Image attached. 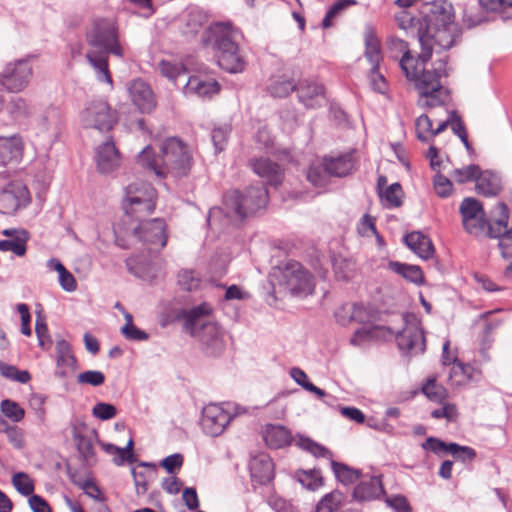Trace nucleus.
<instances>
[{"instance_id":"nucleus-1","label":"nucleus","mask_w":512,"mask_h":512,"mask_svg":"<svg viewBox=\"0 0 512 512\" xmlns=\"http://www.w3.org/2000/svg\"><path fill=\"white\" fill-rule=\"evenodd\" d=\"M389 48L402 53L399 66L405 77L411 82L419 93L418 104L422 108H435L442 106L449 98L448 90L441 84V78L447 76L446 59H441L439 65L432 70L425 68V63L414 57L409 50L408 43L402 39L391 37Z\"/></svg>"},{"instance_id":"nucleus-2","label":"nucleus","mask_w":512,"mask_h":512,"mask_svg":"<svg viewBox=\"0 0 512 512\" xmlns=\"http://www.w3.org/2000/svg\"><path fill=\"white\" fill-rule=\"evenodd\" d=\"M423 21L425 28L424 31L419 29L418 40L421 45L420 59L426 64L433 51L439 53L450 49L460 37V30L454 22L452 5L443 0L430 4Z\"/></svg>"},{"instance_id":"nucleus-3","label":"nucleus","mask_w":512,"mask_h":512,"mask_svg":"<svg viewBox=\"0 0 512 512\" xmlns=\"http://www.w3.org/2000/svg\"><path fill=\"white\" fill-rule=\"evenodd\" d=\"M499 217L492 222L486 220V214L480 201L465 198L460 205L463 227L475 237L489 236L499 238V248L504 258L512 257V227L508 228L509 213L506 204L498 203Z\"/></svg>"},{"instance_id":"nucleus-4","label":"nucleus","mask_w":512,"mask_h":512,"mask_svg":"<svg viewBox=\"0 0 512 512\" xmlns=\"http://www.w3.org/2000/svg\"><path fill=\"white\" fill-rule=\"evenodd\" d=\"M86 40L93 48L86 53V58L93 67L98 81L112 87L113 80L109 71L108 55L124 56L117 26L112 20L96 19L86 33Z\"/></svg>"},{"instance_id":"nucleus-5","label":"nucleus","mask_w":512,"mask_h":512,"mask_svg":"<svg viewBox=\"0 0 512 512\" xmlns=\"http://www.w3.org/2000/svg\"><path fill=\"white\" fill-rule=\"evenodd\" d=\"M137 161L161 178L167 175L175 178L187 176L193 164L190 148L176 137L164 140L158 155L154 154L150 146H146L139 153Z\"/></svg>"},{"instance_id":"nucleus-6","label":"nucleus","mask_w":512,"mask_h":512,"mask_svg":"<svg viewBox=\"0 0 512 512\" xmlns=\"http://www.w3.org/2000/svg\"><path fill=\"white\" fill-rule=\"evenodd\" d=\"M239 32L229 23H216L202 34V43L211 48L220 68L229 73H240L246 61L238 44Z\"/></svg>"},{"instance_id":"nucleus-7","label":"nucleus","mask_w":512,"mask_h":512,"mask_svg":"<svg viewBox=\"0 0 512 512\" xmlns=\"http://www.w3.org/2000/svg\"><path fill=\"white\" fill-rule=\"evenodd\" d=\"M211 312L208 304L193 307L185 314V329L192 336L198 337L202 350L208 356L220 355L225 347L223 333L216 323L204 320Z\"/></svg>"},{"instance_id":"nucleus-8","label":"nucleus","mask_w":512,"mask_h":512,"mask_svg":"<svg viewBox=\"0 0 512 512\" xmlns=\"http://www.w3.org/2000/svg\"><path fill=\"white\" fill-rule=\"evenodd\" d=\"M268 203V191L263 185L251 186L244 193L231 190L223 197V211L231 220H243Z\"/></svg>"},{"instance_id":"nucleus-9","label":"nucleus","mask_w":512,"mask_h":512,"mask_svg":"<svg viewBox=\"0 0 512 512\" xmlns=\"http://www.w3.org/2000/svg\"><path fill=\"white\" fill-rule=\"evenodd\" d=\"M129 237L146 246L150 252H159L167 243L166 223L161 218L141 220L129 229Z\"/></svg>"},{"instance_id":"nucleus-10","label":"nucleus","mask_w":512,"mask_h":512,"mask_svg":"<svg viewBox=\"0 0 512 512\" xmlns=\"http://www.w3.org/2000/svg\"><path fill=\"white\" fill-rule=\"evenodd\" d=\"M33 77V68L28 58L7 62L0 71V86L9 93L24 91Z\"/></svg>"},{"instance_id":"nucleus-11","label":"nucleus","mask_w":512,"mask_h":512,"mask_svg":"<svg viewBox=\"0 0 512 512\" xmlns=\"http://www.w3.org/2000/svg\"><path fill=\"white\" fill-rule=\"evenodd\" d=\"M81 122L86 128L107 132L117 123V114L106 101L94 100L81 112Z\"/></svg>"},{"instance_id":"nucleus-12","label":"nucleus","mask_w":512,"mask_h":512,"mask_svg":"<svg viewBox=\"0 0 512 512\" xmlns=\"http://www.w3.org/2000/svg\"><path fill=\"white\" fill-rule=\"evenodd\" d=\"M405 327L396 333L398 348L405 354L418 355L425 351L424 331L415 317L404 316Z\"/></svg>"},{"instance_id":"nucleus-13","label":"nucleus","mask_w":512,"mask_h":512,"mask_svg":"<svg viewBox=\"0 0 512 512\" xmlns=\"http://www.w3.org/2000/svg\"><path fill=\"white\" fill-rule=\"evenodd\" d=\"M232 419L231 413L217 404L207 405L202 412L201 424L204 432L210 436H219Z\"/></svg>"},{"instance_id":"nucleus-14","label":"nucleus","mask_w":512,"mask_h":512,"mask_svg":"<svg viewBox=\"0 0 512 512\" xmlns=\"http://www.w3.org/2000/svg\"><path fill=\"white\" fill-rule=\"evenodd\" d=\"M125 263L131 274L145 281L157 278L162 270V263L159 259H146L143 255L129 257Z\"/></svg>"},{"instance_id":"nucleus-15","label":"nucleus","mask_w":512,"mask_h":512,"mask_svg":"<svg viewBox=\"0 0 512 512\" xmlns=\"http://www.w3.org/2000/svg\"><path fill=\"white\" fill-rule=\"evenodd\" d=\"M132 103L142 113H151L156 108V100L149 85L141 79L133 80L128 87Z\"/></svg>"},{"instance_id":"nucleus-16","label":"nucleus","mask_w":512,"mask_h":512,"mask_svg":"<svg viewBox=\"0 0 512 512\" xmlns=\"http://www.w3.org/2000/svg\"><path fill=\"white\" fill-rule=\"evenodd\" d=\"M95 160L98 170L103 174H109L120 166V152L112 139L105 141L96 148Z\"/></svg>"},{"instance_id":"nucleus-17","label":"nucleus","mask_w":512,"mask_h":512,"mask_svg":"<svg viewBox=\"0 0 512 512\" xmlns=\"http://www.w3.org/2000/svg\"><path fill=\"white\" fill-rule=\"evenodd\" d=\"M290 271L288 285L295 294H312L314 291L313 276L298 262L290 263L287 268Z\"/></svg>"},{"instance_id":"nucleus-18","label":"nucleus","mask_w":512,"mask_h":512,"mask_svg":"<svg viewBox=\"0 0 512 512\" xmlns=\"http://www.w3.org/2000/svg\"><path fill=\"white\" fill-rule=\"evenodd\" d=\"M57 370L55 376L66 378L69 372L77 368V360L73 354L71 345L64 339L58 340L55 346Z\"/></svg>"},{"instance_id":"nucleus-19","label":"nucleus","mask_w":512,"mask_h":512,"mask_svg":"<svg viewBox=\"0 0 512 512\" xmlns=\"http://www.w3.org/2000/svg\"><path fill=\"white\" fill-rule=\"evenodd\" d=\"M295 90L300 102L307 108L321 107L326 101L323 86L316 82L304 80L296 85Z\"/></svg>"},{"instance_id":"nucleus-20","label":"nucleus","mask_w":512,"mask_h":512,"mask_svg":"<svg viewBox=\"0 0 512 512\" xmlns=\"http://www.w3.org/2000/svg\"><path fill=\"white\" fill-rule=\"evenodd\" d=\"M152 200H156V190L146 182H135L127 186L124 204L142 201L145 208L152 207Z\"/></svg>"},{"instance_id":"nucleus-21","label":"nucleus","mask_w":512,"mask_h":512,"mask_svg":"<svg viewBox=\"0 0 512 512\" xmlns=\"http://www.w3.org/2000/svg\"><path fill=\"white\" fill-rule=\"evenodd\" d=\"M251 166L253 171L259 177L265 179L269 185L277 186L281 184L284 174L277 163L267 158H260L252 161Z\"/></svg>"},{"instance_id":"nucleus-22","label":"nucleus","mask_w":512,"mask_h":512,"mask_svg":"<svg viewBox=\"0 0 512 512\" xmlns=\"http://www.w3.org/2000/svg\"><path fill=\"white\" fill-rule=\"evenodd\" d=\"M249 467L252 479L259 484H267L274 477L272 459L266 454H259L253 457Z\"/></svg>"},{"instance_id":"nucleus-23","label":"nucleus","mask_w":512,"mask_h":512,"mask_svg":"<svg viewBox=\"0 0 512 512\" xmlns=\"http://www.w3.org/2000/svg\"><path fill=\"white\" fill-rule=\"evenodd\" d=\"M501 189V178L496 173L480 169L475 183L477 194L485 197H494L500 193Z\"/></svg>"},{"instance_id":"nucleus-24","label":"nucleus","mask_w":512,"mask_h":512,"mask_svg":"<svg viewBox=\"0 0 512 512\" xmlns=\"http://www.w3.org/2000/svg\"><path fill=\"white\" fill-rule=\"evenodd\" d=\"M220 91V85L215 80H203L198 76H191L187 80L183 92L185 95L198 97H211Z\"/></svg>"},{"instance_id":"nucleus-25","label":"nucleus","mask_w":512,"mask_h":512,"mask_svg":"<svg viewBox=\"0 0 512 512\" xmlns=\"http://www.w3.org/2000/svg\"><path fill=\"white\" fill-rule=\"evenodd\" d=\"M406 245L420 258L430 259L434 255V246L429 237L421 232L414 231L404 238Z\"/></svg>"},{"instance_id":"nucleus-26","label":"nucleus","mask_w":512,"mask_h":512,"mask_svg":"<svg viewBox=\"0 0 512 512\" xmlns=\"http://www.w3.org/2000/svg\"><path fill=\"white\" fill-rule=\"evenodd\" d=\"M384 493L381 478L378 476L370 477L368 480L361 481L353 491L355 499L367 501L378 498Z\"/></svg>"},{"instance_id":"nucleus-27","label":"nucleus","mask_w":512,"mask_h":512,"mask_svg":"<svg viewBox=\"0 0 512 512\" xmlns=\"http://www.w3.org/2000/svg\"><path fill=\"white\" fill-rule=\"evenodd\" d=\"M22 142L20 138L13 136L0 140V163L6 165L17 162L22 157Z\"/></svg>"},{"instance_id":"nucleus-28","label":"nucleus","mask_w":512,"mask_h":512,"mask_svg":"<svg viewBox=\"0 0 512 512\" xmlns=\"http://www.w3.org/2000/svg\"><path fill=\"white\" fill-rule=\"evenodd\" d=\"M290 432L281 425H267L263 432V439L267 446L278 449L290 443Z\"/></svg>"},{"instance_id":"nucleus-29","label":"nucleus","mask_w":512,"mask_h":512,"mask_svg":"<svg viewBox=\"0 0 512 512\" xmlns=\"http://www.w3.org/2000/svg\"><path fill=\"white\" fill-rule=\"evenodd\" d=\"M324 158L331 177H345L353 171L355 166L350 154Z\"/></svg>"},{"instance_id":"nucleus-30","label":"nucleus","mask_w":512,"mask_h":512,"mask_svg":"<svg viewBox=\"0 0 512 512\" xmlns=\"http://www.w3.org/2000/svg\"><path fill=\"white\" fill-rule=\"evenodd\" d=\"M93 436L94 432L88 431L85 428L79 429L75 427L73 429V439L77 450L86 461L94 456Z\"/></svg>"},{"instance_id":"nucleus-31","label":"nucleus","mask_w":512,"mask_h":512,"mask_svg":"<svg viewBox=\"0 0 512 512\" xmlns=\"http://www.w3.org/2000/svg\"><path fill=\"white\" fill-rule=\"evenodd\" d=\"M364 40L366 58L372 64V68L379 69V64L382 60L380 41L371 27L366 28Z\"/></svg>"},{"instance_id":"nucleus-32","label":"nucleus","mask_w":512,"mask_h":512,"mask_svg":"<svg viewBox=\"0 0 512 512\" xmlns=\"http://www.w3.org/2000/svg\"><path fill=\"white\" fill-rule=\"evenodd\" d=\"M384 332H387L390 336L394 335V332L384 326H375L371 328L362 327L355 331L352 338L350 339V343L353 346H363L365 343L379 337L383 334L385 336Z\"/></svg>"},{"instance_id":"nucleus-33","label":"nucleus","mask_w":512,"mask_h":512,"mask_svg":"<svg viewBox=\"0 0 512 512\" xmlns=\"http://www.w3.org/2000/svg\"><path fill=\"white\" fill-rule=\"evenodd\" d=\"M388 267L391 271L401 275L403 278L412 283L421 284L423 282V273L420 267L416 265H409L397 261H390Z\"/></svg>"},{"instance_id":"nucleus-34","label":"nucleus","mask_w":512,"mask_h":512,"mask_svg":"<svg viewBox=\"0 0 512 512\" xmlns=\"http://www.w3.org/2000/svg\"><path fill=\"white\" fill-rule=\"evenodd\" d=\"M7 113L14 120H21L32 115V107L29 102L21 97H11L6 106Z\"/></svg>"},{"instance_id":"nucleus-35","label":"nucleus","mask_w":512,"mask_h":512,"mask_svg":"<svg viewBox=\"0 0 512 512\" xmlns=\"http://www.w3.org/2000/svg\"><path fill=\"white\" fill-rule=\"evenodd\" d=\"M330 177L325 158L321 161L313 162L308 169L307 179L316 187H324Z\"/></svg>"},{"instance_id":"nucleus-36","label":"nucleus","mask_w":512,"mask_h":512,"mask_svg":"<svg viewBox=\"0 0 512 512\" xmlns=\"http://www.w3.org/2000/svg\"><path fill=\"white\" fill-rule=\"evenodd\" d=\"M28 233L25 230H21L16 237L12 239L0 240V251L7 252L11 251L17 256H24L27 251Z\"/></svg>"},{"instance_id":"nucleus-37","label":"nucleus","mask_w":512,"mask_h":512,"mask_svg":"<svg viewBox=\"0 0 512 512\" xmlns=\"http://www.w3.org/2000/svg\"><path fill=\"white\" fill-rule=\"evenodd\" d=\"M331 467L338 481L344 485H349L357 481L361 472L357 469L351 468L344 463H339L334 460L331 461Z\"/></svg>"},{"instance_id":"nucleus-38","label":"nucleus","mask_w":512,"mask_h":512,"mask_svg":"<svg viewBox=\"0 0 512 512\" xmlns=\"http://www.w3.org/2000/svg\"><path fill=\"white\" fill-rule=\"evenodd\" d=\"M60 114L55 108L47 109L37 119V127L42 133L59 130Z\"/></svg>"},{"instance_id":"nucleus-39","label":"nucleus","mask_w":512,"mask_h":512,"mask_svg":"<svg viewBox=\"0 0 512 512\" xmlns=\"http://www.w3.org/2000/svg\"><path fill=\"white\" fill-rule=\"evenodd\" d=\"M480 167L476 164H470L462 168H456L451 171V178L458 184H465L474 181L476 183Z\"/></svg>"},{"instance_id":"nucleus-40","label":"nucleus","mask_w":512,"mask_h":512,"mask_svg":"<svg viewBox=\"0 0 512 512\" xmlns=\"http://www.w3.org/2000/svg\"><path fill=\"white\" fill-rule=\"evenodd\" d=\"M0 374L6 379L26 384L31 380V375L27 370H18L14 365L0 360Z\"/></svg>"},{"instance_id":"nucleus-41","label":"nucleus","mask_w":512,"mask_h":512,"mask_svg":"<svg viewBox=\"0 0 512 512\" xmlns=\"http://www.w3.org/2000/svg\"><path fill=\"white\" fill-rule=\"evenodd\" d=\"M295 89L296 83L294 80L286 76L274 79L269 86L271 95L279 98L288 96Z\"/></svg>"},{"instance_id":"nucleus-42","label":"nucleus","mask_w":512,"mask_h":512,"mask_svg":"<svg viewBox=\"0 0 512 512\" xmlns=\"http://www.w3.org/2000/svg\"><path fill=\"white\" fill-rule=\"evenodd\" d=\"M396 21L400 29L416 35L418 37V31H424L425 25L420 23L419 19L414 18L409 12L402 11L396 16Z\"/></svg>"},{"instance_id":"nucleus-43","label":"nucleus","mask_w":512,"mask_h":512,"mask_svg":"<svg viewBox=\"0 0 512 512\" xmlns=\"http://www.w3.org/2000/svg\"><path fill=\"white\" fill-rule=\"evenodd\" d=\"M158 68L162 76L174 83L180 76L186 74V68L182 63L162 60L159 62Z\"/></svg>"},{"instance_id":"nucleus-44","label":"nucleus","mask_w":512,"mask_h":512,"mask_svg":"<svg viewBox=\"0 0 512 512\" xmlns=\"http://www.w3.org/2000/svg\"><path fill=\"white\" fill-rule=\"evenodd\" d=\"M103 449L110 455H114V462L117 465L123 464L125 460H129L132 455L133 440L129 439L126 447L120 448L114 444H103Z\"/></svg>"},{"instance_id":"nucleus-45","label":"nucleus","mask_w":512,"mask_h":512,"mask_svg":"<svg viewBox=\"0 0 512 512\" xmlns=\"http://www.w3.org/2000/svg\"><path fill=\"white\" fill-rule=\"evenodd\" d=\"M356 4V0H337L336 2H334L333 5L328 9L325 17L322 20V27L324 29L330 28L332 26V19L337 17L349 6H354Z\"/></svg>"},{"instance_id":"nucleus-46","label":"nucleus","mask_w":512,"mask_h":512,"mask_svg":"<svg viewBox=\"0 0 512 512\" xmlns=\"http://www.w3.org/2000/svg\"><path fill=\"white\" fill-rule=\"evenodd\" d=\"M423 393L432 401L437 403H444L447 398V391L442 386L437 384L435 379L428 380L422 387Z\"/></svg>"},{"instance_id":"nucleus-47","label":"nucleus","mask_w":512,"mask_h":512,"mask_svg":"<svg viewBox=\"0 0 512 512\" xmlns=\"http://www.w3.org/2000/svg\"><path fill=\"white\" fill-rule=\"evenodd\" d=\"M0 408L1 412L13 422H20L25 416L24 409L17 402L10 399L2 400Z\"/></svg>"},{"instance_id":"nucleus-48","label":"nucleus","mask_w":512,"mask_h":512,"mask_svg":"<svg viewBox=\"0 0 512 512\" xmlns=\"http://www.w3.org/2000/svg\"><path fill=\"white\" fill-rule=\"evenodd\" d=\"M298 481L307 489L315 491L323 485L320 471H301L297 474Z\"/></svg>"},{"instance_id":"nucleus-49","label":"nucleus","mask_w":512,"mask_h":512,"mask_svg":"<svg viewBox=\"0 0 512 512\" xmlns=\"http://www.w3.org/2000/svg\"><path fill=\"white\" fill-rule=\"evenodd\" d=\"M12 484L15 489L24 496H29L34 492V484L28 474L24 472L15 473L12 477Z\"/></svg>"},{"instance_id":"nucleus-50","label":"nucleus","mask_w":512,"mask_h":512,"mask_svg":"<svg viewBox=\"0 0 512 512\" xmlns=\"http://www.w3.org/2000/svg\"><path fill=\"white\" fill-rule=\"evenodd\" d=\"M126 215L135 218L139 222L144 220L143 218L150 215L155 209V200H152V207L145 208L142 201L131 204H123Z\"/></svg>"},{"instance_id":"nucleus-51","label":"nucleus","mask_w":512,"mask_h":512,"mask_svg":"<svg viewBox=\"0 0 512 512\" xmlns=\"http://www.w3.org/2000/svg\"><path fill=\"white\" fill-rule=\"evenodd\" d=\"M448 453H450L456 460L464 463L471 462L476 457V451L468 446H461L457 443H448Z\"/></svg>"},{"instance_id":"nucleus-52","label":"nucleus","mask_w":512,"mask_h":512,"mask_svg":"<svg viewBox=\"0 0 512 512\" xmlns=\"http://www.w3.org/2000/svg\"><path fill=\"white\" fill-rule=\"evenodd\" d=\"M416 136L421 142H428L432 137V121L426 114L420 115L416 119Z\"/></svg>"},{"instance_id":"nucleus-53","label":"nucleus","mask_w":512,"mask_h":512,"mask_svg":"<svg viewBox=\"0 0 512 512\" xmlns=\"http://www.w3.org/2000/svg\"><path fill=\"white\" fill-rule=\"evenodd\" d=\"M403 191L399 183L391 184L384 192L383 199L387 207H400L402 205Z\"/></svg>"},{"instance_id":"nucleus-54","label":"nucleus","mask_w":512,"mask_h":512,"mask_svg":"<svg viewBox=\"0 0 512 512\" xmlns=\"http://www.w3.org/2000/svg\"><path fill=\"white\" fill-rule=\"evenodd\" d=\"M341 494L331 492L326 494L317 504L316 512H334L340 505Z\"/></svg>"},{"instance_id":"nucleus-55","label":"nucleus","mask_w":512,"mask_h":512,"mask_svg":"<svg viewBox=\"0 0 512 512\" xmlns=\"http://www.w3.org/2000/svg\"><path fill=\"white\" fill-rule=\"evenodd\" d=\"M77 382L79 384H89L93 387H98L104 384L105 375L98 370H87L78 374Z\"/></svg>"},{"instance_id":"nucleus-56","label":"nucleus","mask_w":512,"mask_h":512,"mask_svg":"<svg viewBox=\"0 0 512 512\" xmlns=\"http://www.w3.org/2000/svg\"><path fill=\"white\" fill-rule=\"evenodd\" d=\"M203 22L201 14L197 11H191L188 13L185 26L182 29L183 34L185 35H195L202 28Z\"/></svg>"},{"instance_id":"nucleus-57","label":"nucleus","mask_w":512,"mask_h":512,"mask_svg":"<svg viewBox=\"0 0 512 512\" xmlns=\"http://www.w3.org/2000/svg\"><path fill=\"white\" fill-rule=\"evenodd\" d=\"M178 283L183 289L192 291L199 287L200 278L192 270H182L178 274Z\"/></svg>"},{"instance_id":"nucleus-58","label":"nucleus","mask_w":512,"mask_h":512,"mask_svg":"<svg viewBox=\"0 0 512 512\" xmlns=\"http://www.w3.org/2000/svg\"><path fill=\"white\" fill-rule=\"evenodd\" d=\"M433 184L436 194L442 198L448 197L452 193L453 184L451 180L440 173L435 175Z\"/></svg>"},{"instance_id":"nucleus-59","label":"nucleus","mask_w":512,"mask_h":512,"mask_svg":"<svg viewBox=\"0 0 512 512\" xmlns=\"http://www.w3.org/2000/svg\"><path fill=\"white\" fill-rule=\"evenodd\" d=\"M300 447L317 457L330 458L332 456L331 452L327 448L309 438L300 439Z\"/></svg>"},{"instance_id":"nucleus-60","label":"nucleus","mask_w":512,"mask_h":512,"mask_svg":"<svg viewBox=\"0 0 512 512\" xmlns=\"http://www.w3.org/2000/svg\"><path fill=\"white\" fill-rule=\"evenodd\" d=\"M92 413L98 419L109 420L116 416L117 409L112 404L99 402L93 407Z\"/></svg>"},{"instance_id":"nucleus-61","label":"nucleus","mask_w":512,"mask_h":512,"mask_svg":"<svg viewBox=\"0 0 512 512\" xmlns=\"http://www.w3.org/2000/svg\"><path fill=\"white\" fill-rule=\"evenodd\" d=\"M229 129L227 127L214 128L211 133V139L216 153L221 152L227 142Z\"/></svg>"},{"instance_id":"nucleus-62","label":"nucleus","mask_w":512,"mask_h":512,"mask_svg":"<svg viewBox=\"0 0 512 512\" xmlns=\"http://www.w3.org/2000/svg\"><path fill=\"white\" fill-rule=\"evenodd\" d=\"M121 332L128 340L146 341L149 338V335L145 331L140 330L134 324L124 325L121 328Z\"/></svg>"},{"instance_id":"nucleus-63","label":"nucleus","mask_w":512,"mask_h":512,"mask_svg":"<svg viewBox=\"0 0 512 512\" xmlns=\"http://www.w3.org/2000/svg\"><path fill=\"white\" fill-rule=\"evenodd\" d=\"M184 457L182 454L175 453L167 456L161 461V466L170 474H173L176 469H180L183 465Z\"/></svg>"},{"instance_id":"nucleus-64","label":"nucleus","mask_w":512,"mask_h":512,"mask_svg":"<svg viewBox=\"0 0 512 512\" xmlns=\"http://www.w3.org/2000/svg\"><path fill=\"white\" fill-rule=\"evenodd\" d=\"M351 317L353 322L366 323L371 320L372 314L363 304L354 303Z\"/></svg>"}]
</instances>
